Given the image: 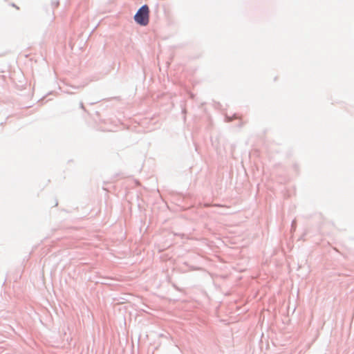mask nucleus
Instances as JSON below:
<instances>
[{
	"mask_svg": "<svg viewBox=\"0 0 354 354\" xmlns=\"http://www.w3.org/2000/svg\"><path fill=\"white\" fill-rule=\"evenodd\" d=\"M135 21L140 25L145 26L149 22V8L148 6H142L136 13L134 16Z\"/></svg>",
	"mask_w": 354,
	"mask_h": 354,
	"instance_id": "f257e3e1",
	"label": "nucleus"
}]
</instances>
